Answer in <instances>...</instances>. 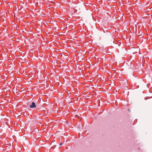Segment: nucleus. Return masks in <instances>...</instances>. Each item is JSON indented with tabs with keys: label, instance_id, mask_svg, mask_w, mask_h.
<instances>
[{
	"label": "nucleus",
	"instance_id": "1",
	"mask_svg": "<svg viewBox=\"0 0 152 152\" xmlns=\"http://www.w3.org/2000/svg\"><path fill=\"white\" fill-rule=\"evenodd\" d=\"M29 107L30 108H31L35 107H36V105L35 102H32L31 103V104L30 105Z\"/></svg>",
	"mask_w": 152,
	"mask_h": 152
},
{
	"label": "nucleus",
	"instance_id": "2",
	"mask_svg": "<svg viewBox=\"0 0 152 152\" xmlns=\"http://www.w3.org/2000/svg\"><path fill=\"white\" fill-rule=\"evenodd\" d=\"M62 145V143L61 142H60L59 144L60 145Z\"/></svg>",
	"mask_w": 152,
	"mask_h": 152
}]
</instances>
